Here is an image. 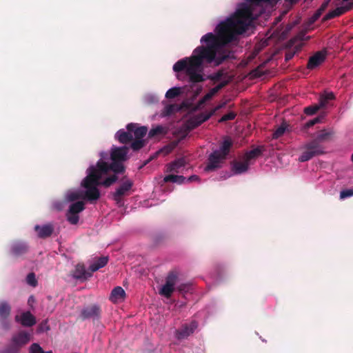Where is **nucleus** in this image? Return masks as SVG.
<instances>
[{"instance_id": "obj_1", "label": "nucleus", "mask_w": 353, "mask_h": 353, "mask_svg": "<svg viewBox=\"0 0 353 353\" xmlns=\"http://www.w3.org/2000/svg\"><path fill=\"white\" fill-rule=\"evenodd\" d=\"M252 17V12L248 7L236 11L234 16L221 22L215 29L217 35L207 33L201 39L205 46L196 47L189 57L176 61L173 65L176 72H183L193 83L205 81L203 77L204 64L214 63L217 66L229 58L228 54H221L219 50L221 42L228 43L232 41L236 35L245 32Z\"/></svg>"}, {"instance_id": "obj_2", "label": "nucleus", "mask_w": 353, "mask_h": 353, "mask_svg": "<svg viewBox=\"0 0 353 353\" xmlns=\"http://www.w3.org/2000/svg\"><path fill=\"white\" fill-rule=\"evenodd\" d=\"M333 134L334 132L332 130H327L325 129L321 130L314 139L304 145V150L299 157V161L300 162L307 161L314 157L324 154L325 148L321 143L328 141Z\"/></svg>"}, {"instance_id": "obj_3", "label": "nucleus", "mask_w": 353, "mask_h": 353, "mask_svg": "<svg viewBox=\"0 0 353 353\" xmlns=\"http://www.w3.org/2000/svg\"><path fill=\"white\" fill-rule=\"evenodd\" d=\"M233 146V141L229 137H225L220 143L219 149L214 150L208 157L205 171L211 172L219 169L227 159Z\"/></svg>"}, {"instance_id": "obj_4", "label": "nucleus", "mask_w": 353, "mask_h": 353, "mask_svg": "<svg viewBox=\"0 0 353 353\" xmlns=\"http://www.w3.org/2000/svg\"><path fill=\"white\" fill-rule=\"evenodd\" d=\"M88 175L81 182V185L85 188L83 199L89 201L90 203L97 201L100 198L99 179L101 177L97 173L95 167L91 165L87 170Z\"/></svg>"}, {"instance_id": "obj_5", "label": "nucleus", "mask_w": 353, "mask_h": 353, "mask_svg": "<svg viewBox=\"0 0 353 353\" xmlns=\"http://www.w3.org/2000/svg\"><path fill=\"white\" fill-rule=\"evenodd\" d=\"M179 273L176 270H172L168 272L165 277V283L159 290V294L166 298H170L172 293L177 290L181 294L188 293L192 290L190 283H180L175 288L178 283Z\"/></svg>"}, {"instance_id": "obj_6", "label": "nucleus", "mask_w": 353, "mask_h": 353, "mask_svg": "<svg viewBox=\"0 0 353 353\" xmlns=\"http://www.w3.org/2000/svg\"><path fill=\"white\" fill-rule=\"evenodd\" d=\"M95 167L97 173L102 177L103 175L107 174L109 171H112L114 174L123 173L125 170L123 162L121 161H112L111 163H108L100 159L97 161Z\"/></svg>"}, {"instance_id": "obj_7", "label": "nucleus", "mask_w": 353, "mask_h": 353, "mask_svg": "<svg viewBox=\"0 0 353 353\" xmlns=\"http://www.w3.org/2000/svg\"><path fill=\"white\" fill-rule=\"evenodd\" d=\"M101 316V309L99 305L92 304L83 307L79 314V318L81 321L87 319H92L93 321H98Z\"/></svg>"}, {"instance_id": "obj_8", "label": "nucleus", "mask_w": 353, "mask_h": 353, "mask_svg": "<svg viewBox=\"0 0 353 353\" xmlns=\"http://www.w3.org/2000/svg\"><path fill=\"white\" fill-rule=\"evenodd\" d=\"M199 323L196 321L193 320L190 323H183L180 328L176 330L175 337L178 340L187 339L192 335L197 329Z\"/></svg>"}, {"instance_id": "obj_9", "label": "nucleus", "mask_w": 353, "mask_h": 353, "mask_svg": "<svg viewBox=\"0 0 353 353\" xmlns=\"http://www.w3.org/2000/svg\"><path fill=\"white\" fill-rule=\"evenodd\" d=\"M121 184L113 193V199L117 203L120 202L122 197L128 194V192L132 189L134 183L128 179L126 176H123L121 179Z\"/></svg>"}, {"instance_id": "obj_10", "label": "nucleus", "mask_w": 353, "mask_h": 353, "mask_svg": "<svg viewBox=\"0 0 353 353\" xmlns=\"http://www.w3.org/2000/svg\"><path fill=\"white\" fill-rule=\"evenodd\" d=\"M31 335L26 331H20L14 334L11 339V343L19 350L30 341Z\"/></svg>"}, {"instance_id": "obj_11", "label": "nucleus", "mask_w": 353, "mask_h": 353, "mask_svg": "<svg viewBox=\"0 0 353 353\" xmlns=\"http://www.w3.org/2000/svg\"><path fill=\"white\" fill-rule=\"evenodd\" d=\"M212 116V113L201 112L192 118L187 121V128L189 130L195 129L201 125L203 122L208 121Z\"/></svg>"}, {"instance_id": "obj_12", "label": "nucleus", "mask_w": 353, "mask_h": 353, "mask_svg": "<svg viewBox=\"0 0 353 353\" xmlns=\"http://www.w3.org/2000/svg\"><path fill=\"white\" fill-rule=\"evenodd\" d=\"M71 275L74 279L81 281H86L92 276L91 271L86 270L85 265L82 263H78L75 266L74 270L71 272Z\"/></svg>"}, {"instance_id": "obj_13", "label": "nucleus", "mask_w": 353, "mask_h": 353, "mask_svg": "<svg viewBox=\"0 0 353 353\" xmlns=\"http://www.w3.org/2000/svg\"><path fill=\"white\" fill-rule=\"evenodd\" d=\"M128 152V148L126 146L113 147L111 150L110 159L112 161L123 162L127 160Z\"/></svg>"}, {"instance_id": "obj_14", "label": "nucleus", "mask_w": 353, "mask_h": 353, "mask_svg": "<svg viewBox=\"0 0 353 353\" xmlns=\"http://www.w3.org/2000/svg\"><path fill=\"white\" fill-rule=\"evenodd\" d=\"M326 58L325 51H318L309 58L307 68L313 70L324 62Z\"/></svg>"}, {"instance_id": "obj_15", "label": "nucleus", "mask_w": 353, "mask_h": 353, "mask_svg": "<svg viewBox=\"0 0 353 353\" xmlns=\"http://www.w3.org/2000/svg\"><path fill=\"white\" fill-rule=\"evenodd\" d=\"M351 9H353V1L348 3L344 6L338 7L336 9L330 11L323 17V21H325L336 17H339Z\"/></svg>"}, {"instance_id": "obj_16", "label": "nucleus", "mask_w": 353, "mask_h": 353, "mask_svg": "<svg viewBox=\"0 0 353 353\" xmlns=\"http://www.w3.org/2000/svg\"><path fill=\"white\" fill-rule=\"evenodd\" d=\"M34 230L37 232L39 238L46 239L52 234L54 230V227L51 223L43 225H36L34 226Z\"/></svg>"}, {"instance_id": "obj_17", "label": "nucleus", "mask_w": 353, "mask_h": 353, "mask_svg": "<svg viewBox=\"0 0 353 353\" xmlns=\"http://www.w3.org/2000/svg\"><path fill=\"white\" fill-rule=\"evenodd\" d=\"M11 313V306L6 301L0 302V320L5 329H9V324L6 322Z\"/></svg>"}, {"instance_id": "obj_18", "label": "nucleus", "mask_w": 353, "mask_h": 353, "mask_svg": "<svg viewBox=\"0 0 353 353\" xmlns=\"http://www.w3.org/2000/svg\"><path fill=\"white\" fill-rule=\"evenodd\" d=\"M126 129L132 132V135L135 137V139H141L145 136L148 132V128L145 126H140L139 127L137 123H129L126 126Z\"/></svg>"}, {"instance_id": "obj_19", "label": "nucleus", "mask_w": 353, "mask_h": 353, "mask_svg": "<svg viewBox=\"0 0 353 353\" xmlns=\"http://www.w3.org/2000/svg\"><path fill=\"white\" fill-rule=\"evenodd\" d=\"M11 253L15 256H19L28 251V246L25 242L16 241L11 245Z\"/></svg>"}, {"instance_id": "obj_20", "label": "nucleus", "mask_w": 353, "mask_h": 353, "mask_svg": "<svg viewBox=\"0 0 353 353\" xmlns=\"http://www.w3.org/2000/svg\"><path fill=\"white\" fill-rule=\"evenodd\" d=\"M15 320L17 321H20L21 324L25 327H31L36 324V319L30 312L22 313L20 319L19 317L17 316Z\"/></svg>"}, {"instance_id": "obj_21", "label": "nucleus", "mask_w": 353, "mask_h": 353, "mask_svg": "<svg viewBox=\"0 0 353 353\" xmlns=\"http://www.w3.org/2000/svg\"><path fill=\"white\" fill-rule=\"evenodd\" d=\"M125 292L124 290L120 287H115L111 292L110 300L113 303L121 302L124 300Z\"/></svg>"}, {"instance_id": "obj_22", "label": "nucleus", "mask_w": 353, "mask_h": 353, "mask_svg": "<svg viewBox=\"0 0 353 353\" xmlns=\"http://www.w3.org/2000/svg\"><path fill=\"white\" fill-rule=\"evenodd\" d=\"M115 138L123 144H126L133 141V135L132 132L127 130H119L115 134Z\"/></svg>"}, {"instance_id": "obj_23", "label": "nucleus", "mask_w": 353, "mask_h": 353, "mask_svg": "<svg viewBox=\"0 0 353 353\" xmlns=\"http://www.w3.org/2000/svg\"><path fill=\"white\" fill-rule=\"evenodd\" d=\"M249 163L245 160L243 162L234 161L232 163V170L234 174H239L248 170Z\"/></svg>"}, {"instance_id": "obj_24", "label": "nucleus", "mask_w": 353, "mask_h": 353, "mask_svg": "<svg viewBox=\"0 0 353 353\" xmlns=\"http://www.w3.org/2000/svg\"><path fill=\"white\" fill-rule=\"evenodd\" d=\"M108 262V256H101L98 258L95 261H94L89 267V270L91 271L92 274L100 268H103L107 265Z\"/></svg>"}, {"instance_id": "obj_25", "label": "nucleus", "mask_w": 353, "mask_h": 353, "mask_svg": "<svg viewBox=\"0 0 353 353\" xmlns=\"http://www.w3.org/2000/svg\"><path fill=\"white\" fill-rule=\"evenodd\" d=\"M185 160L183 158L178 159L168 165V171L178 173L179 170L185 166Z\"/></svg>"}, {"instance_id": "obj_26", "label": "nucleus", "mask_w": 353, "mask_h": 353, "mask_svg": "<svg viewBox=\"0 0 353 353\" xmlns=\"http://www.w3.org/2000/svg\"><path fill=\"white\" fill-rule=\"evenodd\" d=\"M263 152V150L261 148L258 147L256 148H254L245 154L243 156V160L248 161L250 163V161L252 159H254L261 155Z\"/></svg>"}, {"instance_id": "obj_27", "label": "nucleus", "mask_w": 353, "mask_h": 353, "mask_svg": "<svg viewBox=\"0 0 353 353\" xmlns=\"http://www.w3.org/2000/svg\"><path fill=\"white\" fill-rule=\"evenodd\" d=\"M334 97L333 92L325 93L320 96L318 105L320 108H323L326 107L329 101L333 100Z\"/></svg>"}, {"instance_id": "obj_28", "label": "nucleus", "mask_w": 353, "mask_h": 353, "mask_svg": "<svg viewBox=\"0 0 353 353\" xmlns=\"http://www.w3.org/2000/svg\"><path fill=\"white\" fill-rule=\"evenodd\" d=\"M186 178L181 175L169 174L164 177L163 181L165 183L172 182L178 184L185 183Z\"/></svg>"}, {"instance_id": "obj_29", "label": "nucleus", "mask_w": 353, "mask_h": 353, "mask_svg": "<svg viewBox=\"0 0 353 353\" xmlns=\"http://www.w3.org/2000/svg\"><path fill=\"white\" fill-rule=\"evenodd\" d=\"M85 209L84 203L83 201H77L70 205L68 211L71 214H79Z\"/></svg>"}, {"instance_id": "obj_30", "label": "nucleus", "mask_w": 353, "mask_h": 353, "mask_svg": "<svg viewBox=\"0 0 353 353\" xmlns=\"http://www.w3.org/2000/svg\"><path fill=\"white\" fill-rule=\"evenodd\" d=\"M166 134V130L161 125H157L152 128L148 132V137L153 138L159 135Z\"/></svg>"}, {"instance_id": "obj_31", "label": "nucleus", "mask_w": 353, "mask_h": 353, "mask_svg": "<svg viewBox=\"0 0 353 353\" xmlns=\"http://www.w3.org/2000/svg\"><path fill=\"white\" fill-rule=\"evenodd\" d=\"M118 180V176L116 174L111 175L108 177H107L105 180L103 181H101L100 179H99V185H103L104 187H110L113 183H114Z\"/></svg>"}, {"instance_id": "obj_32", "label": "nucleus", "mask_w": 353, "mask_h": 353, "mask_svg": "<svg viewBox=\"0 0 353 353\" xmlns=\"http://www.w3.org/2000/svg\"><path fill=\"white\" fill-rule=\"evenodd\" d=\"M145 145V140H143L141 139H135V140L131 143L130 148L134 151H137V150L141 149L143 147H144Z\"/></svg>"}, {"instance_id": "obj_33", "label": "nucleus", "mask_w": 353, "mask_h": 353, "mask_svg": "<svg viewBox=\"0 0 353 353\" xmlns=\"http://www.w3.org/2000/svg\"><path fill=\"white\" fill-rule=\"evenodd\" d=\"M181 94V88H172L169 89L165 93V97L167 99H174L178 97Z\"/></svg>"}, {"instance_id": "obj_34", "label": "nucleus", "mask_w": 353, "mask_h": 353, "mask_svg": "<svg viewBox=\"0 0 353 353\" xmlns=\"http://www.w3.org/2000/svg\"><path fill=\"white\" fill-rule=\"evenodd\" d=\"M219 90L215 86L212 88L201 100V103H205V101L211 99Z\"/></svg>"}, {"instance_id": "obj_35", "label": "nucleus", "mask_w": 353, "mask_h": 353, "mask_svg": "<svg viewBox=\"0 0 353 353\" xmlns=\"http://www.w3.org/2000/svg\"><path fill=\"white\" fill-rule=\"evenodd\" d=\"M323 117H317L312 120H310L309 121L306 122L304 124V125L303 127V130H306L309 128L314 125L315 124L320 123L321 121V120L323 119Z\"/></svg>"}, {"instance_id": "obj_36", "label": "nucleus", "mask_w": 353, "mask_h": 353, "mask_svg": "<svg viewBox=\"0 0 353 353\" xmlns=\"http://www.w3.org/2000/svg\"><path fill=\"white\" fill-rule=\"evenodd\" d=\"M66 218L68 221L72 225H76L79 220V216L77 214H71L69 211L66 213Z\"/></svg>"}, {"instance_id": "obj_37", "label": "nucleus", "mask_w": 353, "mask_h": 353, "mask_svg": "<svg viewBox=\"0 0 353 353\" xmlns=\"http://www.w3.org/2000/svg\"><path fill=\"white\" fill-rule=\"evenodd\" d=\"M320 109L321 108H319L318 104H315V105H310V106L305 108L304 112L307 115H313Z\"/></svg>"}, {"instance_id": "obj_38", "label": "nucleus", "mask_w": 353, "mask_h": 353, "mask_svg": "<svg viewBox=\"0 0 353 353\" xmlns=\"http://www.w3.org/2000/svg\"><path fill=\"white\" fill-rule=\"evenodd\" d=\"M236 116L234 112H230L229 113L224 114L219 120V123H223L228 121L234 120Z\"/></svg>"}, {"instance_id": "obj_39", "label": "nucleus", "mask_w": 353, "mask_h": 353, "mask_svg": "<svg viewBox=\"0 0 353 353\" xmlns=\"http://www.w3.org/2000/svg\"><path fill=\"white\" fill-rule=\"evenodd\" d=\"M26 281L27 283L32 286V287H35L37 286V281L35 278V274L33 272H31V273H29L28 275H27V277H26Z\"/></svg>"}, {"instance_id": "obj_40", "label": "nucleus", "mask_w": 353, "mask_h": 353, "mask_svg": "<svg viewBox=\"0 0 353 353\" xmlns=\"http://www.w3.org/2000/svg\"><path fill=\"white\" fill-rule=\"evenodd\" d=\"M66 198L69 201H74L81 198L83 199V196L79 192H72L68 193L66 196Z\"/></svg>"}, {"instance_id": "obj_41", "label": "nucleus", "mask_w": 353, "mask_h": 353, "mask_svg": "<svg viewBox=\"0 0 353 353\" xmlns=\"http://www.w3.org/2000/svg\"><path fill=\"white\" fill-rule=\"evenodd\" d=\"M285 131V127L283 125H281L273 133V134H272L273 139L279 138L284 134Z\"/></svg>"}, {"instance_id": "obj_42", "label": "nucleus", "mask_w": 353, "mask_h": 353, "mask_svg": "<svg viewBox=\"0 0 353 353\" xmlns=\"http://www.w3.org/2000/svg\"><path fill=\"white\" fill-rule=\"evenodd\" d=\"M43 350L37 343H33L30 347V353H43Z\"/></svg>"}, {"instance_id": "obj_43", "label": "nucleus", "mask_w": 353, "mask_h": 353, "mask_svg": "<svg viewBox=\"0 0 353 353\" xmlns=\"http://www.w3.org/2000/svg\"><path fill=\"white\" fill-rule=\"evenodd\" d=\"M353 196V189L343 190L340 192V199H344Z\"/></svg>"}, {"instance_id": "obj_44", "label": "nucleus", "mask_w": 353, "mask_h": 353, "mask_svg": "<svg viewBox=\"0 0 353 353\" xmlns=\"http://www.w3.org/2000/svg\"><path fill=\"white\" fill-rule=\"evenodd\" d=\"M175 108L176 105L174 104H170L166 105L164 108L163 114L165 116H169L172 114V113H174Z\"/></svg>"}, {"instance_id": "obj_45", "label": "nucleus", "mask_w": 353, "mask_h": 353, "mask_svg": "<svg viewBox=\"0 0 353 353\" xmlns=\"http://www.w3.org/2000/svg\"><path fill=\"white\" fill-rule=\"evenodd\" d=\"M20 350L11 343L1 353H19Z\"/></svg>"}, {"instance_id": "obj_46", "label": "nucleus", "mask_w": 353, "mask_h": 353, "mask_svg": "<svg viewBox=\"0 0 353 353\" xmlns=\"http://www.w3.org/2000/svg\"><path fill=\"white\" fill-rule=\"evenodd\" d=\"M321 12H319L318 10H316L314 14L309 18L308 19V23L310 25H312L313 24L316 20L319 19V18L321 16Z\"/></svg>"}, {"instance_id": "obj_47", "label": "nucleus", "mask_w": 353, "mask_h": 353, "mask_svg": "<svg viewBox=\"0 0 353 353\" xmlns=\"http://www.w3.org/2000/svg\"><path fill=\"white\" fill-rule=\"evenodd\" d=\"M222 77H223V72L221 71H219V72L214 73V74L211 75L210 77V79L212 81H218L221 80Z\"/></svg>"}, {"instance_id": "obj_48", "label": "nucleus", "mask_w": 353, "mask_h": 353, "mask_svg": "<svg viewBox=\"0 0 353 353\" xmlns=\"http://www.w3.org/2000/svg\"><path fill=\"white\" fill-rule=\"evenodd\" d=\"M330 0H325V1L321 4L320 8L317 10L319 12H321L323 14V12L325 10V9L327 8Z\"/></svg>"}, {"instance_id": "obj_49", "label": "nucleus", "mask_w": 353, "mask_h": 353, "mask_svg": "<svg viewBox=\"0 0 353 353\" xmlns=\"http://www.w3.org/2000/svg\"><path fill=\"white\" fill-rule=\"evenodd\" d=\"M226 104H227L226 101L221 103L220 104L216 105L213 110H212L210 112H209V113H212V115H213L216 111L224 108L226 105Z\"/></svg>"}, {"instance_id": "obj_50", "label": "nucleus", "mask_w": 353, "mask_h": 353, "mask_svg": "<svg viewBox=\"0 0 353 353\" xmlns=\"http://www.w3.org/2000/svg\"><path fill=\"white\" fill-rule=\"evenodd\" d=\"M199 181V177L197 175H192L188 178H186L185 183H190L192 181Z\"/></svg>"}, {"instance_id": "obj_51", "label": "nucleus", "mask_w": 353, "mask_h": 353, "mask_svg": "<svg viewBox=\"0 0 353 353\" xmlns=\"http://www.w3.org/2000/svg\"><path fill=\"white\" fill-rule=\"evenodd\" d=\"M228 83V81H223L222 82H221L220 83H219L218 85H216V87L217 88V89L219 90H221L222 88H223L225 86H226Z\"/></svg>"}, {"instance_id": "obj_52", "label": "nucleus", "mask_w": 353, "mask_h": 353, "mask_svg": "<svg viewBox=\"0 0 353 353\" xmlns=\"http://www.w3.org/2000/svg\"><path fill=\"white\" fill-rule=\"evenodd\" d=\"M299 0H285L287 5L292 6L298 2Z\"/></svg>"}, {"instance_id": "obj_53", "label": "nucleus", "mask_w": 353, "mask_h": 353, "mask_svg": "<svg viewBox=\"0 0 353 353\" xmlns=\"http://www.w3.org/2000/svg\"><path fill=\"white\" fill-rule=\"evenodd\" d=\"M246 1L250 3L255 4V5H259L261 2V0H246Z\"/></svg>"}, {"instance_id": "obj_54", "label": "nucleus", "mask_w": 353, "mask_h": 353, "mask_svg": "<svg viewBox=\"0 0 353 353\" xmlns=\"http://www.w3.org/2000/svg\"><path fill=\"white\" fill-rule=\"evenodd\" d=\"M174 146H170V145H168V146H166V147L164 148V150H166V153H169V152H170L172 150V149L174 148Z\"/></svg>"}, {"instance_id": "obj_55", "label": "nucleus", "mask_w": 353, "mask_h": 353, "mask_svg": "<svg viewBox=\"0 0 353 353\" xmlns=\"http://www.w3.org/2000/svg\"><path fill=\"white\" fill-rule=\"evenodd\" d=\"M291 57H292V55H288V54H287V55H286V57H285V59H286V60H288V59H290Z\"/></svg>"}, {"instance_id": "obj_56", "label": "nucleus", "mask_w": 353, "mask_h": 353, "mask_svg": "<svg viewBox=\"0 0 353 353\" xmlns=\"http://www.w3.org/2000/svg\"><path fill=\"white\" fill-rule=\"evenodd\" d=\"M271 1V0H261V2H262V1H264V2H269V1Z\"/></svg>"}, {"instance_id": "obj_57", "label": "nucleus", "mask_w": 353, "mask_h": 353, "mask_svg": "<svg viewBox=\"0 0 353 353\" xmlns=\"http://www.w3.org/2000/svg\"><path fill=\"white\" fill-rule=\"evenodd\" d=\"M43 353H52V351L43 352Z\"/></svg>"}, {"instance_id": "obj_58", "label": "nucleus", "mask_w": 353, "mask_h": 353, "mask_svg": "<svg viewBox=\"0 0 353 353\" xmlns=\"http://www.w3.org/2000/svg\"><path fill=\"white\" fill-rule=\"evenodd\" d=\"M344 1H349L350 0H343Z\"/></svg>"}]
</instances>
